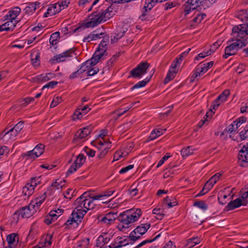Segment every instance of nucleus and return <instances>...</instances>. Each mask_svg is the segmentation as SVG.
Wrapping results in <instances>:
<instances>
[{
	"instance_id": "nucleus-1",
	"label": "nucleus",
	"mask_w": 248,
	"mask_h": 248,
	"mask_svg": "<svg viewBox=\"0 0 248 248\" xmlns=\"http://www.w3.org/2000/svg\"><path fill=\"white\" fill-rule=\"evenodd\" d=\"M113 10V8L112 6L107 7L99 6L95 11L93 12L88 16L89 21L85 23L86 27H95L105 22L112 16Z\"/></svg>"
},
{
	"instance_id": "nucleus-2",
	"label": "nucleus",
	"mask_w": 248,
	"mask_h": 248,
	"mask_svg": "<svg viewBox=\"0 0 248 248\" xmlns=\"http://www.w3.org/2000/svg\"><path fill=\"white\" fill-rule=\"evenodd\" d=\"M141 214L140 209H131L121 213L117 217L120 222L117 225L118 229L124 231L130 226V224L138 220Z\"/></svg>"
},
{
	"instance_id": "nucleus-3",
	"label": "nucleus",
	"mask_w": 248,
	"mask_h": 248,
	"mask_svg": "<svg viewBox=\"0 0 248 248\" xmlns=\"http://www.w3.org/2000/svg\"><path fill=\"white\" fill-rule=\"evenodd\" d=\"M232 37L230 39L227 44L228 45L225 47V54L223 55L224 59H227L229 56L235 55L237 51L245 46L247 45L248 40H245L244 38H241V36L234 35L235 32L233 31V28L232 29ZM237 32H236V34Z\"/></svg>"
},
{
	"instance_id": "nucleus-4",
	"label": "nucleus",
	"mask_w": 248,
	"mask_h": 248,
	"mask_svg": "<svg viewBox=\"0 0 248 248\" xmlns=\"http://www.w3.org/2000/svg\"><path fill=\"white\" fill-rule=\"evenodd\" d=\"M185 4L183 5L184 11L186 15L188 14L191 10L197 9L202 11L210 7L216 1V0H184Z\"/></svg>"
},
{
	"instance_id": "nucleus-5",
	"label": "nucleus",
	"mask_w": 248,
	"mask_h": 248,
	"mask_svg": "<svg viewBox=\"0 0 248 248\" xmlns=\"http://www.w3.org/2000/svg\"><path fill=\"white\" fill-rule=\"evenodd\" d=\"M76 56L77 54L75 53V49L74 48H72L61 54L54 56L53 58L49 60V62L52 64H54L58 62L70 60L71 57H74L76 58Z\"/></svg>"
},
{
	"instance_id": "nucleus-6",
	"label": "nucleus",
	"mask_w": 248,
	"mask_h": 248,
	"mask_svg": "<svg viewBox=\"0 0 248 248\" xmlns=\"http://www.w3.org/2000/svg\"><path fill=\"white\" fill-rule=\"evenodd\" d=\"M229 94L230 91L229 90H225L215 101L212 102L211 108L206 112V116L207 118L211 117L214 113L213 109L216 110L221 103L224 102L227 100V97Z\"/></svg>"
},
{
	"instance_id": "nucleus-7",
	"label": "nucleus",
	"mask_w": 248,
	"mask_h": 248,
	"mask_svg": "<svg viewBox=\"0 0 248 248\" xmlns=\"http://www.w3.org/2000/svg\"><path fill=\"white\" fill-rule=\"evenodd\" d=\"M150 223L142 224L136 227L130 234L129 237L132 240L136 241L145 233L150 228Z\"/></svg>"
},
{
	"instance_id": "nucleus-8",
	"label": "nucleus",
	"mask_w": 248,
	"mask_h": 248,
	"mask_svg": "<svg viewBox=\"0 0 248 248\" xmlns=\"http://www.w3.org/2000/svg\"><path fill=\"white\" fill-rule=\"evenodd\" d=\"M33 206L30 203L28 205L23 207L16 211L14 215H18L19 217L29 218L36 212V209L33 208Z\"/></svg>"
},
{
	"instance_id": "nucleus-9",
	"label": "nucleus",
	"mask_w": 248,
	"mask_h": 248,
	"mask_svg": "<svg viewBox=\"0 0 248 248\" xmlns=\"http://www.w3.org/2000/svg\"><path fill=\"white\" fill-rule=\"evenodd\" d=\"M86 160V157L84 156L82 154H80L77 157L76 160L74 161L73 164L68 170L66 172V175L68 176L69 175L72 174L80 168L82 165L84 164Z\"/></svg>"
},
{
	"instance_id": "nucleus-10",
	"label": "nucleus",
	"mask_w": 248,
	"mask_h": 248,
	"mask_svg": "<svg viewBox=\"0 0 248 248\" xmlns=\"http://www.w3.org/2000/svg\"><path fill=\"white\" fill-rule=\"evenodd\" d=\"M213 64L214 62L213 61L204 63H200L196 67L194 73L191 76V78L194 79L198 76L205 73L210 68L212 67Z\"/></svg>"
},
{
	"instance_id": "nucleus-11",
	"label": "nucleus",
	"mask_w": 248,
	"mask_h": 248,
	"mask_svg": "<svg viewBox=\"0 0 248 248\" xmlns=\"http://www.w3.org/2000/svg\"><path fill=\"white\" fill-rule=\"evenodd\" d=\"M45 146L44 144L39 143L31 151H30L26 153L24 156H27L26 159H34L35 157H39L44 152Z\"/></svg>"
},
{
	"instance_id": "nucleus-12",
	"label": "nucleus",
	"mask_w": 248,
	"mask_h": 248,
	"mask_svg": "<svg viewBox=\"0 0 248 248\" xmlns=\"http://www.w3.org/2000/svg\"><path fill=\"white\" fill-rule=\"evenodd\" d=\"M233 31L236 32L237 36H241V38H244L245 40L248 41V22L247 24L239 25L233 27ZM234 35H236L235 33Z\"/></svg>"
},
{
	"instance_id": "nucleus-13",
	"label": "nucleus",
	"mask_w": 248,
	"mask_h": 248,
	"mask_svg": "<svg viewBox=\"0 0 248 248\" xmlns=\"http://www.w3.org/2000/svg\"><path fill=\"white\" fill-rule=\"evenodd\" d=\"M86 213L87 211L86 210L78 208H76V209L73 211L71 216L72 217V219H74V223H76V226L78 225L79 222H81V219L83 218Z\"/></svg>"
},
{
	"instance_id": "nucleus-14",
	"label": "nucleus",
	"mask_w": 248,
	"mask_h": 248,
	"mask_svg": "<svg viewBox=\"0 0 248 248\" xmlns=\"http://www.w3.org/2000/svg\"><path fill=\"white\" fill-rule=\"evenodd\" d=\"M247 203L245 200H242L240 198H238L232 201L229 202L227 206L225 207V210L229 211L232 210L236 208L240 207L241 205H246Z\"/></svg>"
},
{
	"instance_id": "nucleus-15",
	"label": "nucleus",
	"mask_w": 248,
	"mask_h": 248,
	"mask_svg": "<svg viewBox=\"0 0 248 248\" xmlns=\"http://www.w3.org/2000/svg\"><path fill=\"white\" fill-rule=\"evenodd\" d=\"M62 10L61 6L57 3L52 4L47 8L46 12L44 15V17H47L49 16H52L56 13H59Z\"/></svg>"
},
{
	"instance_id": "nucleus-16",
	"label": "nucleus",
	"mask_w": 248,
	"mask_h": 248,
	"mask_svg": "<svg viewBox=\"0 0 248 248\" xmlns=\"http://www.w3.org/2000/svg\"><path fill=\"white\" fill-rule=\"evenodd\" d=\"M21 9L18 7H16L11 9L8 12V13L4 16L5 20H12L13 21H16L15 19L19 15Z\"/></svg>"
},
{
	"instance_id": "nucleus-17",
	"label": "nucleus",
	"mask_w": 248,
	"mask_h": 248,
	"mask_svg": "<svg viewBox=\"0 0 248 248\" xmlns=\"http://www.w3.org/2000/svg\"><path fill=\"white\" fill-rule=\"evenodd\" d=\"M102 50V51L96 50L92 58L89 60L93 64V65L95 66L104 56L107 55V52L104 49Z\"/></svg>"
},
{
	"instance_id": "nucleus-18",
	"label": "nucleus",
	"mask_w": 248,
	"mask_h": 248,
	"mask_svg": "<svg viewBox=\"0 0 248 248\" xmlns=\"http://www.w3.org/2000/svg\"><path fill=\"white\" fill-rule=\"evenodd\" d=\"M129 244V240L123 237H117L115 241L111 243V248H121Z\"/></svg>"
},
{
	"instance_id": "nucleus-19",
	"label": "nucleus",
	"mask_w": 248,
	"mask_h": 248,
	"mask_svg": "<svg viewBox=\"0 0 248 248\" xmlns=\"http://www.w3.org/2000/svg\"><path fill=\"white\" fill-rule=\"evenodd\" d=\"M238 158L243 163L242 165H245V163L248 165V149L245 145L239 151Z\"/></svg>"
},
{
	"instance_id": "nucleus-20",
	"label": "nucleus",
	"mask_w": 248,
	"mask_h": 248,
	"mask_svg": "<svg viewBox=\"0 0 248 248\" xmlns=\"http://www.w3.org/2000/svg\"><path fill=\"white\" fill-rule=\"evenodd\" d=\"M90 110L88 106L82 107L80 108H78L75 111L73 115V120L76 119H80L82 116L87 113V112Z\"/></svg>"
},
{
	"instance_id": "nucleus-21",
	"label": "nucleus",
	"mask_w": 248,
	"mask_h": 248,
	"mask_svg": "<svg viewBox=\"0 0 248 248\" xmlns=\"http://www.w3.org/2000/svg\"><path fill=\"white\" fill-rule=\"evenodd\" d=\"M18 134V133L13 128H11L7 131L4 130L0 134V138L1 139L8 138L11 140H14L15 137Z\"/></svg>"
},
{
	"instance_id": "nucleus-22",
	"label": "nucleus",
	"mask_w": 248,
	"mask_h": 248,
	"mask_svg": "<svg viewBox=\"0 0 248 248\" xmlns=\"http://www.w3.org/2000/svg\"><path fill=\"white\" fill-rule=\"evenodd\" d=\"M18 22L17 21L9 20L5 23L0 25V31L13 30Z\"/></svg>"
},
{
	"instance_id": "nucleus-23",
	"label": "nucleus",
	"mask_w": 248,
	"mask_h": 248,
	"mask_svg": "<svg viewBox=\"0 0 248 248\" xmlns=\"http://www.w3.org/2000/svg\"><path fill=\"white\" fill-rule=\"evenodd\" d=\"M91 132V129L88 127H84L82 129L78 131L75 135V139H83L89 135Z\"/></svg>"
},
{
	"instance_id": "nucleus-24",
	"label": "nucleus",
	"mask_w": 248,
	"mask_h": 248,
	"mask_svg": "<svg viewBox=\"0 0 248 248\" xmlns=\"http://www.w3.org/2000/svg\"><path fill=\"white\" fill-rule=\"evenodd\" d=\"M46 198V192H44L40 197H37L35 200L32 201L30 203L33 206V208L36 210L39 208L41 204Z\"/></svg>"
},
{
	"instance_id": "nucleus-25",
	"label": "nucleus",
	"mask_w": 248,
	"mask_h": 248,
	"mask_svg": "<svg viewBox=\"0 0 248 248\" xmlns=\"http://www.w3.org/2000/svg\"><path fill=\"white\" fill-rule=\"evenodd\" d=\"M8 243V247L5 248H13V247L16 245L18 241V237L16 233H12L8 235L6 238Z\"/></svg>"
},
{
	"instance_id": "nucleus-26",
	"label": "nucleus",
	"mask_w": 248,
	"mask_h": 248,
	"mask_svg": "<svg viewBox=\"0 0 248 248\" xmlns=\"http://www.w3.org/2000/svg\"><path fill=\"white\" fill-rule=\"evenodd\" d=\"M88 197H91L90 194L88 192H84L75 201V204L77 206L76 208H81L83 209L84 202L83 200Z\"/></svg>"
},
{
	"instance_id": "nucleus-27",
	"label": "nucleus",
	"mask_w": 248,
	"mask_h": 248,
	"mask_svg": "<svg viewBox=\"0 0 248 248\" xmlns=\"http://www.w3.org/2000/svg\"><path fill=\"white\" fill-rule=\"evenodd\" d=\"M235 17L242 22L247 24L248 22V10H242L235 14Z\"/></svg>"
},
{
	"instance_id": "nucleus-28",
	"label": "nucleus",
	"mask_w": 248,
	"mask_h": 248,
	"mask_svg": "<svg viewBox=\"0 0 248 248\" xmlns=\"http://www.w3.org/2000/svg\"><path fill=\"white\" fill-rule=\"evenodd\" d=\"M55 211H50L48 215L46 217L44 222L47 225L51 224L58 217V215L55 214Z\"/></svg>"
},
{
	"instance_id": "nucleus-29",
	"label": "nucleus",
	"mask_w": 248,
	"mask_h": 248,
	"mask_svg": "<svg viewBox=\"0 0 248 248\" xmlns=\"http://www.w3.org/2000/svg\"><path fill=\"white\" fill-rule=\"evenodd\" d=\"M109 240L110 239L108 238L106 234L104 235H101L96 240V246L102 248V246L108 243Z\"/></svg>"
},
{
	"instance_id": "nucleus-30",
	"label": "nucleus",
	"mask_w": 248,
	"mask_h": 248,
	"mask_svg": "<svg viewBox=\"0 0 248 248\" xmlns=\"http://www.w3.org/2000/svg\"><path fill=\"white\" fill-rule=\"evenodd\" d=\"M149 63L146 62H143L139 63L136 68L137 70L140 71V72L143 75L147 73V70L149 67Z\"/></svg>"
},
{
	"instance_id": "nucleus-31",
	"label": "nucleus",
	"mask_w": 248,
	"mask_h": 248,
	"mask_svg": "<svg viewBox=\"0 0 248 248\" xmlns=\"http://www.w3.org/2000/svg\"><path fill=\"white\" fill-rule=\"evenodd\" d=\"M34 188L31 186L30 183H27L22 188V193L25 196H30L34 192Z\"/></svg>"
},
{
	"instance_id": "nucleus-32",
	"label": "nucleus",
	"mask_w": 248,
	"mask_h": 248,
	"mask_svg": "<svg viewBox=\"0 0 248 248\" xmlns=\"http://www.w3.org/2000/svg\"><path fill=\"white\" fill-rule=\"evenodd\" d=\"M152 75L150 76L149 77L146 78L145 79L142 81L138 82L131 88V90L132 91L136 89H139L144 87L147 84V83L149 82L152 78Z\"/></svg>"
},
{
	"instance_id": "nucleus-33",
	"label": "nucleus",
	"mask_w": 248,
	"mask_h": 248,
	"mask_svg": "<svg viewBox=\"0 0 248 248\" xmlns=\"http://www.w3.org/2000/svg\"><path fill=\"white\" fill-rule=\"evenodd\" d=\"M200 242L201 239L198 237L191 238L187 240L186 246L188 247L189 248H191L196 245L199 244Z\"/></svg>"
},
{
	"instance_id": "nucleus-34",
	"label": "nucleus",
	"mask_w": 248,
	"mask_h": 248,
	"mask_svg": "<svg viewBox=\"0 0 248 248\" xmlns=\"http://www.w3.org/2000/svg\"><path fill=\"white\" fill-rule=\"evenodd\" d=\"M60 37V32H55L52 33L49 38V43L52 46L56 45L58 42V39Z\"/></svg>"
},
{
	"instance_id": "nucleus-35",
	"label": "nucleus",
	"mask_w": 248,
	"mask_h": 248,
	"mask_svg": "<svg viewBox=\"0 0 248 248\" xmlns=\"http://www.w3.org/2000/svg\"><path fill=\"white\" fill-rule=\"evenodd\" d=\"M84 202L83 208H85L87 211L91 209L94 208V204H93V200H89L87 198H86L83 200Z\"/></svg>"
},
{
	"instance_id": "nucleus-36",
	"label": "nucleus",
	"mask_w": 248,
	"mask_h": 248,
	"mask_svg": "<svg viewBox=\"0 0 248 248\" xmlns=\"http://www.w3.org/2000/svg\"><path fill=\"white\" fill-rule=\"evenodd\" d=\"M53 77V74L52 73H48L44 75H40L37 77V80L39 81H46Z\"/></svg>"
},
{
	"instance_id": "nucleus-37",
	"label": "nucleus",
	"mask_w": 248,
	"mask_h": 248,
	"mask_svg": "<svg viewBox=\"0 0 248 248\" xmlns=\"http://www.w3.org/2000/svg\"><path fill=\"white\" fill-rule=\"evenodd\" d=\"M130 76L129 78L131 77L134 78H140L142 76V74L140 72V71L137 70V69L134 68L130 72Z\"/></svg>"
},
{
	"instance_id": "nucleus-38",
	"label": "nucleus",
	"mask_w": 248,
	"mask_h": 248,
	"mask_svg": "<svg viewBox=\"0 0 248 248\" xmlns=\"http://www.w3.org/2000/svg\"><path fill=\"white\" fill-rule=\"evenodd\" d=\"M191 148V146H188L186 148H183L181 150V154L183 157H186L193 154V149H190Z\"/></svg>"
},
{
	"instance_id": "nucleus-39",
	"label": "nucleus",
	"mask_w": 248,
	"mask_h": 248,
	"mask_svg": "<svg viewBox=\"0 0 248 248\" xmlns=\"http://www.w3.org/2000/svg\"><path fill=\"white\" fill-rule=\"evenodd\" d=\"M241 140H243L248 138V124L239 133Z\"/></svg>"
},
{
	"instance_id": "nucleus-40",
	"label": "nucleus",
	"mask_w": 248,
	"mask_h": 248,
	"mask_svg": "<svg viewBox=\"0 0 248 248\" xmlns=\"http://www.w3.org/2000/svg\"><path fill=\"white\" fill-rule=\"evenodd\" d=\"M221 174L220 173H217L214 175L212 176L208 180V182L210 183L213 186L218 181Z\"/></svg>"
},
{
	"instance_id": "nucleus-41",
	"label": "nucleus",
	"mask_w": 248,
	"mask_h": 248,
	"mask_svg": "<svg viewBox=\"0 0 248 248\" xmlns=\"http://www.w3.org/2000/svg\"><path fill=\"white\" fill-rule=\"evenodd\" d=\"M94 65H93V64L92 63V62L89 60L83 63L81 67L83 69L84 72H86L87 73L88 72L89 69L91 67H93Z\"/></svg>"
},
{
	"instance_id": "nucleus-42",
	"label": "nucleus",
	"mask_w": 248,
	"mask_h": 248,
	"mask_svg": "<svg viewBox=\"0 0 248 248\" xmlns=\"http://www.w3.org/2000/svg\"><path fill=\"white\" fill-rule=\"evenodd\" d=\"M176 74V71H173L172 72L170 70L167 75L166 77L164 79V82L165 84H167L170 80H172L175 77V75Z\"/></svg>"
},
{
	"instance_id": "nucleus-43",
	"label": "nucleus",
	"mask_w": 248,
	"mask_h": 248,
	"mask_svg": "<svg viewBox=\"0 0 248 248\" xmlns=\"http://www.w3.org/2000/svg\"><path fill=\"white\" fill-rule=\"evenodd\" d=\"M30 183L31 184V186L35 189V187L41 183V177L32 178Z\"/></svg>"
},
{
	"instance_id": "nucleus-44",
	"label": "nucleus",
	"mask_w": 248,
	"mask_h": 248,
	"mask_svg": "<svg viewBox=\"0 0 248 248\" xmlns=\"http://www.w3.org/2000/svg\"><path fill=\"white\" fill-rule=\"evenodd\" d=\"M35 10V4H33L32 3H29L28 5L24 9L25 13L28 14H31Z\"/></svg>"
},
{
	"instance_id": "nucleus-45",
	"label": "nucleus",
	"mask_w": 248,
	"mask_h": 248,
	"mask_svg": "<svg viewBox=\"0 0 248 248\" xmlns=\"http://www.w3.org/2000/svg\"><path fill=\"white\" fill-rule=\"evenodd\" d=\"M52 237V235L47 236L45 240V242H44V245H43L42 244H40L38 246L35 247L34 248H42V247L44 246H45L46 247L49 246L52 243V242L51 241Z\"/></svg>"
},
{
	"instance_id": "nucleus-46",
	"label": "nucleus",
	"mask_w": 248,
	"mask_h": 248,
	"mask_svg": "<svg viewBox=\"0 0 248 248\" xmlns=\"http://www.w3.org/2000/svg\"><path fill=\"white\" fill-rule=\"evenodd\" d=\"M31 61L32 63L33 66H37L40 64V54L39 53H37L35 55V57L33 58V55H31Z\"/></svg>"
},
{
	"instance_id": "nucleus-47",
	"label": "nucleus",
	"mask_w": 248,
	"mask_h": 248,
	"mask_svg": "<svg viewBox=\"0 0 248 248\" xmlns=\"http://www.w3.org/2000/svg\"><path fill=\"white\" fill-rule=\"evenodd\" d=\"M62 101V98L61 96H57L55 97L50 104V107L54 108L57 106Z\"/></svg>"
},
{
	"instance_id": "nucleus-48",
	"label": "nucleus",
	"mask_w": 248,
	"mask_h": 248,
	"mask_svg": "<svg viewBox=\"0 0 248 248\" xmlns=\"http://www.w3.org/2000/svg\"><path fill=\"white\" fill-rule=\"evenodd\" d=\"M194 205L203 210H206L208 208L207 204L203 201L196 202Z\"/></svg>"
},
{
	"instance_id": "nucleus-49",
	"label": "nucleus",
	"mask_w": 248,
	"mask_h": 248,
	"mask_svg": "<svg viewBox=\"0 0 248 248\" xmlns=\"http://www.w3.org/2000/svg\"><path fill=\"white\" fill-rule=\"evenodd\" d=\"M235 124H236L232 123L226 128V131L230 133L235 132L237 130V126Z\"/></svg>"
},
{
	"instance_id": "nucleus-50",
	"label": "nucleus",
	"mask_w": 248,
	"mask_h": 248,
	"mask_svg": "<svg viewBox=\"0 0 248 248\" xmlns=\"http://www.w3.org/2000/svg\"><path fill=\"white\" fill-rule=\"evenodd\" d=\"M221 45L220 41H217L214 43L211 46L209 51V53L212 54Z\"/></svg>"
},
{
	"instance_id": "nucleus-51",
	"label": "nucleus",
	"mask_w": 248,
	"mask_h": 248,
	"mask_svg": "<svg viewBox=\"0 0 248 248\" xmlns=\"http://www.w3.org/2000/svg\"><path fill=\"white\" fill-rule=\"evenodd\" d=\"M109 42V36L106 35L104 37L103 39L101 41L99 45V48L102 46L103 47H106Z\"/></svg>"
},
{
	"instance_id": "nucleus-52",
	"label": "nucleus",
	"mask_w": 248,
	"mask_h": 248,
	"mask_svg": "<svg viewBox=\"0 0 248 248\" xmlns=\"http://www.w3.org/2000/svg\"><path fill=\"white\" fill-rule=\"evenodd\" d=\"M153 213L160 216V217H156L157 219H162L163 217L165 216V215L162 213V211L160 208L154 209L153 210Z\"/></svg>"
},
{
	"instance_id": "nucleus-53",
	"label": "nucleus",
	"mask_w": 248,
	"mask_h": 248,
	"mask_svg": "<svg viewBox=\"0 0 248 248\" xmlns=\"http://www.w3.org/2000/svg\"><path fill=\"white\" fill-rule=\"evenodd\" d=\"M99 71V69L95 67H91L87 74V76H93L95 75Z\"/></svg>"
},
{
	"instance_id": "nucleus-54",
	"label": "nucleus",
	"mask_w": 248,
	"mask_h": 248,
	"mask_svg": "<svg viewBox=\"0 0 248 248\" xmlns=\"http://www.w3.org/2000/svg\"><path fill=\"white\" fill-rule=\"evenodd\" d=\"M23 127L24 122L20 121L13 127V128L19 134Z\"/></svg>"
},
{
	"instance_id": "nucleus-55",
	"label": "nucleus",
	"mask_w": 248,
	"mask_h": 248,
	"mask_svg": "<svg viewBox=\"0 0 248 248\" xmlns=\"http://www.w3.org/2000/svg\"><path fill=\"white\" fill-rule=\"evenodd\" d=\"M211 54L209 53V51L207 52H202L199 54L195 58V61H199L201 58H204L207 56L210 55Z\"/></svg>"
},
{
	"instance_id": "nucleus-56",
	"label": "nucleus",
	"mask_w": 248,
	"mask_h": 248,
	"mask_svg": "<svg viewBox=\"0 0 248 248\" xmlns=\"http://www.w3.org/2000/svg\"><path fill=\"white\" fill-rule=\"evenodd\" d=\"M84 151L89 156L93 157L95 155V152L93 150L90 149L88 147H85L84 148Z\"/></svg>"
},
{
	"instance_id": "nucleus-57",
	"label": "nucleus",
	"mask_w": 248,
	"mask_h": 248,
	"mask_svg": "<svg viewBox=\"0 0 248 248\" xmlns=\"http://www.w3.org/2000/svg\"><path fill=\"white\" fill-rule=\"evenodd\" d=\"M170 156V154H168L167 153V155L164 156L161 159V160H159V161L158 162L157 165V166L156 167L157 168H159V167H160L163 164V163H164V162L165 161H166L168 159V158Z\"/></svg>"
},
{
	"instance_id": "nucleus-58",
	"label": "nucleus",
	"mask_w": 248,
	"mask_h": 248,
	"mask_svg": "<svg viewBox=\"0 0 248 248\" xmlns=\"http://www.w3.org/2000/svg\"><path fill=\"white\" fill-rule=\"evenodd\" d=\"M134 168V165H129L123 168L119 171L120 174H123L126 173L129 170L132 169Z\"/></svg>"
},
{
	"instance_id": "nucleus-59",
	"label": "nucleus",
	"mask_w": 248,
	"mask_h": 248,
	"mask_svg": "<svg viewBox=\"0 0 248 248\" xmlns=\"http://www.w3.org/2000/svg\"><path fill=\"white\" fill-rule=\"evenodd\" d=\"M58 82L56 81H51L45 85H44L42 88V89H44L45 88H53L55 86L57 85Z\"/></svg>"
},
{
	"instance_id": "nucleus-60",
	"label": "nucleus",
	"mask_w": 248,
	"mask_h": 248,
	"mask_svg": "<svg viewBox=\"0 0 248 248\" xmlns=\"http://www.w3.org/2000/svg\"><path fill=\"white\" fill-rule=\"evenodd\" d=\"M106 217L109 218L110 221H112L113 223L114 222L115 220L116 219V213H111L109 212L107 214L105 215Z\"/></svg>"
},
{
	"instance_id": "nucleus-61",
	"label": "nucleus",
	"mask_w": 248,
	"mask_h": 248,
	"mask_svg": "<svg viewBox=\"0 0 248 248\" xmlns=\"http://www.w3.org/2000/svg\"><path fill=\"white\" fill-rule=\"evenodd\" d=\"M175 6H176L175 3H173L171 1L167 2L164 5V10H167L168 9H171V8H172Z\"/></svg>"
},
{
	"instance_id": "nucleus-62",
	"label": "nucleus",
	"mask_w": 248,
	"mask_h": 248,
	"mask_svg": "<svg viewBox=\"0 0 248 248\" xmlns=\"http://www.w3.org/2000/svg\"><path fill=\"white\" fill-rule=\"evenodd\" d=\"M70 1L69 0H65L64 1H61V3H57V4L61 6V8H62V10L67 7Z\"/></svg>"
},
{
	"instance_id": "nucleus-63",
	"label": "nucleus",
	"mask_w": 248,
	"mask_h": 248,
	"mask_svg": "<svg viewBox=\"0 0 248 248\" xmlns=\"http://www.w3.org/2000/svg\"><path fill=\"white\" fill-rule=\"evenodd\" d=\"M99 220L100 222H102L107 224H111L113 223V222L112 221H110V220L106 216L103 217L101 219H99Z\"/></svg>"
},
{
	"instance_id": "nucleus-64",
	"label": "nucleus",
	"mask_w": 248,
	"mask_h": 248,
	"mask_svg": "<svg viewBox=\"0 0 248 248\" xmlns=\"http://www.w3.org/2000/svg\"><path fill=\"white\" fill-rule=\"evenodd\" d=\"M158 137L157 134L155 133V130H153L150 134V135L148 138V140H153L155 139H156Z\"/></svg>"
}]
</instances>
